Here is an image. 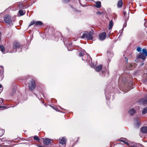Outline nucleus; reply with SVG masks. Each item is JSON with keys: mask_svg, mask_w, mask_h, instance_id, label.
Here are the masks:
<instances>
[{"mask_svg": "<svg viewBox=\"0 0 147 147\" xmlns=\"http://www.w3.org/2000/svg\"><path fill=\"white\" fill-rule=\"evenodd\" d=\"M126 80L125 78L122 79V78H120L119 80L118 84L119 86L121 87H122V85L124 86L123 89L126 92H127L131 90V88L129 86L127 88L125 87V84L126 83Z\"/></svg>", "mask_w": 147, "mask_h": 147, "instance_id": "obj_1", "label": "nucleus"}, {"mask_svg": "<svg viewBox=\"0 0 147 147\" xmlns=\"http://www.w3.org/2000/svg\"><path fill=\"white\" fill-rule=\"evenodd\" d=\"M93 31H90L89 32H85L84 33L82 34L81 36V38H86L87 39L89 40H92L93 39L92 37L93 34Z\"/></svg>", "mask_w": 147, "mask_h": 147, "instance_id": "obj_2", "label": "nucleus"}, {"mask_svg": "<svg viewBox=\"0 0 147 147\" xmlns=\"http://www.w3.org/2000/svg\"><path fill=\"white\" fill-rule=\"evenodd\" d=\"M28 87L30 91H33L35 89L36 85L35 82L34 80H32L29 82Z\"/></svg>", "mask_w": 147, "mask_h": 147, "instance_id": "obj_3", "label": "nucleus"}, {"mask_svg": "<svg viewBox=\"0 0 147 147\" xmlns=\"http://www.w3.org/2000/svg\"><path fill=\"white\" fill-rule=\"evenodd\" d=\"M11 17L9 16L6 15L4 17V21L5 22L10 25L12 24Z\"/></svg>", "mask_w": 147, "mask_h": 147, "instance_id": "obj_4", "label": "nucleus"}, {"mask_svg": "<svg viewBox=\"0 0 147 147\" xmlns=\"http://www.w3.org/2000/svg\"><path fill=\"white\" fill-rule=\"evenodd\" d=\"M134 125L136 127L138 128L140 126V123L141 121L138 117L134 119Z\"/></svg>", "mask_w": 147, "mask_h": 147, "instance_id": "obj_5", "label": "nucleus"}, {"mask_svg": "<svg viewBox=\"0 0 147 147\" xmlns=\"http://www.w3.org/2000/svg\"><path fill=\"white\" fill-rule=\"evenodd\" d=\"M21 46V45L17 42H15L13 45V48L14 49H20Z\"/></svg>", "mask_w": 147, "mask_h": 147, "instance_id": "obj_6", "label": "nucleus"}, {"mask_svg": "<svg viewBox=\"0 0 147 147\" xmlns=\"http://www.w3.org/2000/svg\"><path fill=\"white\" fill-rule=\"evenodd\" d=\"M43 143L44 144L47 145H49L51 144V140L46 138L45 140L44 138H43Z\"/></svg>", "mask_w": 147, "mask_h": 147, "instance_id": "obj_7", "label": "nucleus"}, {"mask_svg": "<svg viewBox=\"0 0 147 147\" xmlns=\"http://www.w3.org/2000/svg\"><path fill=\"white\" fill-rule=\"evenodd\" d=\"M106 36V33L105 32H102L99 35V39L101 40H103L105 38Z\"/></svg>", "mask_w": 147, "mask_h": 147, "instance_id": "obj_8", "label": "nucleus"}, {"mask_svg": "<svg viewBox=\"0 0 147 147\" xmlns=\"http://www.w3.org/2000/svg\"><path fill=\"white\" fill-rule=\"evenodd\" d=\"M140 102L144 104H147V94L145 95L144 98L140 100Z\"/></svg>", "mask_w": 147, "mask_h": 147, "instance_id": "obj_9", "label": "nucleus"}, {"mask_svg": "<svg viewBox=\"0 0 147 147\" xmlns=\"http://www.w3.org/2000/svg\"><path fill=\"white\" fill-rule=\"evenodd\" d=\"M59 142L62 144H66V139L65 137L62 138L61 139H59Z\"/></svg>", "mask_w": 147, "mask_h": 147, "instance_id": "obj_10", "label": "nucleus"}, {"mask_svg": "<svg viewBox=\"0 0 147 147\" xmlns=\"http://www.w3.org/2000/svg\"><path fill=\"white\" fill-rule=\"evenodd\" d=\"M146 56H145L144 54L140 53V54H139L138 56V58L139 59H142V60H144L145 59Z\"/></svg>", "mask_w": 147, "mask_h": 147, "instance_id": "obj_11", "label": "nucleus"}, {"mask_svg": "<svg viewBox=\"0 0 147 147\" xmlns=\"http://www.w3.org/2000/svg\"><path fill=\"white\" fill-rule=\"evenodd\" d=\"M136 112V110L134 109H131L128 112V113L131 115H133Z\"/></svg>", "mask_w": 147, "mask_h": 147, "instance_id": "obj_12", "label": "nucleus"}, {"mask_svg": "<svg viewBox=\"0 0 147 147\" xmlns=\"http://www.w3.org/2000/svg\"><path fill=\"white\" fill-rule=\"evenodd\" d=\"M123 1L122 0L119 1L117 2V6L118 8H121L123 5Z\"/></svg>", "mask_w": 147, "mask_h": 147, "instance_id": "obj_13", "label": "nucleus"}, {"mask_svg": "<svg viewBox=\"0 0 147 147\" xmlns=\"http://www.w3.org/2000/svg\"><path fill=\"white\" fill-rule=\"evenodd\" d=\"M141 131L143 133H146L147 132V127H144L141 128Z\"/></svg>", "mask_w": 147, "mask_h": 147, "instance_id": "obj_14", "label": "nucleus"}, {"mask_svg": "<svg viewBox=\"0 0 147 147\" xmlns=\"http://www.w3.org/2000/svg\"><path fill=\"white\" fill-rule=\"evenodd\" d=\"M102 65H100L96 67L95 68V70L97 72H99L102 69Z\"/></svg>", "mask_w": 147, "mask_h": 147, "instance_id": "obj_15", "label": "nucleus"}, {"mask_svg": "<svg viewBox=\"0 0 147 147\" xmlns=\"http://www.w3.org/2000/svg\"><path fill=\"white\" fill-rule=\"evenodd\" d=\"M96 5H95V6L98 8H100L101 6V3L100 1H97L96 2Z\"/></svg>", "mask_w": 147, "mask_h": 147, "instance_id": "obj_16", "label": "nucleus"}, {"mask_svg": "<svg viewBox=\"0 0 147 147\" xmlns=\"http://www.w3.org/2000/svg\"><path fill=\"white\" fill-rule=\"evenodd\" d=\"M113 26V21L112 20H111L109 22V30H110L112 28Z\"/></svg>", "mask_w": 147, "mask_h": 147, "instance_id": "obj_17", "label": "nucleus"}, {"mask_svg": "<svg viewBox=\"0 0 147 147\" xmlns=\"http://www.w3.org/2000/svg\"><path fill=\"white\" fill-rule=\"evenodd\" d=\"M43 24L42 22L40 21H37L36 22L35 25L41 26Z\"/></svg>", "mask_w": 147, "mask_h": 147, "instance_id": "obj_18", "label": "nucleus"}, {"mask_svg": "<svg viewBox=\"0 0 147 147\" xmlns=\"http://www.w3.org/2000/svg\"><path fill=\"white\" fill-rule=\"evenodd\" d=\"M105 95L106 96V100H109L111 96L107 94L106 92H105Z\"/></svg>", "mask_w": 147, "mask_h": 147, "instance_id": "obj_19", "label": "nucleus"}, {"mask_svg": "<svg viewBox=\"0 0 147 147\" xmlns=\"http://www.w3.org/2000/svg\"><path fill=\"white\" fill-rule=\"evenodd\" d=\"M142 54H144L145 55V56H147V51L146 49H142Z\"/></svg>", "mask_w": 147, "mask_h": 147, "instance_id": "obj_20", "label": "nucleus"}, {"mask_svg": "<svg viewBox=\"0 0 147 147\" xmlns=\"http://www.w3.org/2000/svg\"><path fill=\"white\" fill-rule=\"evenodd\" d=\"M147 113V107L144 108L142 111L143 114H145Z\"/></svg>", "mask_w": 147, "mask_h": 147, "instance_id": "obj_21", "label": "nucleus"}, {"mask_svg": "<svg viewBox=\"0 0 147 147\" xmlns=\"http://www.w3.org/2000/svg\"><path fill=\"white\" fill-rule=\"evenodd\" d=\"M0 50H1L2 52L4 51L5 48L3 45H0Z\"/></svg>", "mask_w": 147, "mask_h": 147, "instance_id": "obj_22", "label": "nucleus"}, {"mask_svg": "<svg viewBox=\"0 0 147 147\" xmlns=\"http://www.w3.org/2000/svg\"><path fill=\"white\" fill-rule=\"evenodd\" d=\"M19 13L20 14V16H22L24 14V13L23 11L22 10H20L19 11Z\"/></svg>", "mask_w": 147, "mask_h": 147, "instance_id": "obj_23", "label": "nucleus"}, {"mask_svg": "<svg viewBox=\"0 0 147 147\" xmlns=\"http://www.w3.org/2000/svg\"><path fill=\"white\" fill-rule=\"evenodd\" d=\"M34 139L37 141H39V139L38 138V137L37 136H35L34 137Z\"/></svg>", "mask_w": 147, "mask_h": 147, "instance_id": "obj_24", "label": "nucleus"}, {"mask_svg": "<svg viewBox=\"0 0 147 147\" xmlns=\"http://www.w3.org/2000/svg\"><path fill=\"white\" fill-rule=\"evenodd\" d=\"M86 52L84 51H82V52H80L79 53V56L80 57L82 56L83 55V54L84 53Z\"/></svg>", "mask_w": 147, "mask_h": 147, "instance_id": "obj_25", "label": "nucleus"}, {"mask_svg": "<svg viewBox=\"0 0 147 147\" xmlns=\"http://www.w3.org/2000/svg\"><path fill=\"white\" fill-rule=\"evenodd\" d=\"M107 56L109 57H112L113 55V54L111 53H109L108 52H107Z\"/></svg>", "mask_w": 147, "mask_h": 147, "instance_id": "obj_26", "label": "nucleus"}, {"mask_svg": "<svg viewBox=\"0 0 147 147\" xmlns=\"http://www.w3.org/2000/svg\"><path fill=\"white\" fill-rule=\"evenodd\" d=\"M35 23H36V22H35L34 21H32L31 22L30 24L29 25V26H31L34 25V24H35Z\"/></svg>", "mask_w": 147, "mask_h": 147, "instance_id": "obj_27", "label": "nucleus"}, {"mask_svg": "<svg viewBox=\"0 0 147 147\" xmlns=\"http://www.w3.org/2000/svg\"><path fill=\"white\" fill-rule=\"evenodd\" d=\"M141 48L140 47H138L137 49V50L138 52H140L141 50Z\"/></svg>", "mask_w": 147, "mask_h": 147, "instance_id": "obj_28", "label": "nucleus"}, {"mask_svg": "<svg viewBox=\"0 0 147 147\" xmlns=\"http://www.w3.org/2000/svg\"><path fill=\"white\" fill-rule=\"evenodd\" d=\"M62 1L64 3H67L69 2V0H62Z\"/></svg>", "mask_w": 147, "mask_h": 147, "instance_id": "obj_29", "label": "nucleus"}, {"mask_svg": "<svg viewBox=\"0 0 147 147\" xmlns=\"http://www.w3.org/2000/svg\"><path fill=\"white\" fill-rule=\"evenodd\" d=\"M3 101L2 98H0V105H2V104L3 103Z\"/></svg>", "mask_w": 147, "mask_h": 147, "instance_id": "obj_30", "label": "nucleus"}, {"mask_svg": "<svg viewBox=\"0 0 147 147\" xmlns=\"http://www.w3.org/2000/svg\"><path fill=\"white\" fill-rule=\"evenodd\" d=\"M1 131H2L1 134H0V136H2L3 135V134L4 133V131L3 130H2Z\"/></svg>", "mask_w": 147, "mask_h": 147, "instance_id": "obj_31", "label": "nucleus"}, {"mask_svg": "<svg viewBox=\"0 0 147 147\" xmlns=\"http://www.w3.org/2000/svg\"><path fill=\"white\" fill-rule=\"evenodd\" d=\"M6 108V107L0 106V110L3 109L4 108Z\"/></svg>", "mask_w": 147, "mask_h": 147, "instance_id": "obj_32", "label": "nucleus"}, {"mask_svg": "<svg viewBox=\"0 0 147 147\" xmlns=\"http://www.w3.org/2000/svg\"><path fill=\"white\" fill-rule=\"evenodd\" d=\"M0 88L1 89H0V90L1 91H2V90H3V88L2 87V86L0 84Z\"/></svg>", "mask_w": 147, "mask_h": 147, "instance_id": "obj_33", "label": "nucleus"}, {"mask_svg": "<svg viewBox=\"0 0 147 147\" xmlns=\"http://www.w3.org/2000/svg\"><path fill=\"white\" fill-rule=\"evenodd\" d=\"M130 147H137L136 145H132L130 146Z\"/></svg>", "mask_w": 147, "mask_h": 147, "instance_id": "obj_34", "label": "nucleus"}, {"mask_svg": "<svg viewBox=\"0 0 147 147\" xmlns=\"http://www.w3.org/2000/svg\"><path fill=\"white\" fill-rule=\"evenodd\" d=\"M124 143H125V144H126V145H129V144L128 142H124Z\"/></svg>", "mask_w": 147, "mask_h": 147, "instance_id": "obj_35", "label": "nucleus"}, {"mask_svg": "<svg viewBox=\"0 0 147 147\" xmlns=\"http://www.w3.org/2000/svg\"><path fill=\"white\" fill-rule=\"evenodd\" d=\"M120 141H121V142H124V143L125 142V141H123V140H120Z\"/></svg>", "mask_w": 147, "mask_h": 147, "instance_id": "obj_36", "label": "nucleus"}, {"mask_svg": "<svg viewBox=\"0 0 147 147\" xmlns=\"http://www.w3.org/2000/svg\"><path fill=\"white\" fill-rule=\"evenodd\" d=\"M101 13L100 12H98L97 13H98V14H100Z\"/></svg>", "mask_w": 147, "mask_h": 147, "instance_id": "obj_37", "label": "nucleus"}, {"mask_svg": "<svg viewBox=\"0 0 147 147\" xmlns=\"http://www.w3.org/2000/svg\"><path fill=\"white\" fill-rule=\"evenodd\" d=\"M1 32H0V41L1 40Z\"/></svg>", "mask_w": 147, "mask_h": 147, "instance_id": "obj_38", "label": "nucleus"}, {"mask_svg": "<svg viewBox=\"0 0 147 147\" xmlns=\"http://www.w3.org/2000/svg\"><path fill=\"white\" fill-rule=\"evenodd\" d=\"M126 12H124V11H123V14H124V15H125V14H126Z\"/></svg>", "mask_w": 147, "mask_h": 147, "instance_id": "obj_39", "label": "nucleus"}, {"mask_svg": "<svg viewBox=\"0 0 147 147\" xmlns=\"http://www.w3.org/2000/svg\"><path fill=\"white\" fill-rule=\"evenodd\" d=\"M102 74H103V73H104V71H102Z\"/></svg>", "mask_w": 147, "mask_h": 147, "instance_id": "obj_40", "label": "nucleus"}, {"mask_svg": "<svg viewBox=\"0 0 147 147\" xmlns=\"http://www.w3.org/2000/svg\"><path fill=\"white\" fill-rule=\"evenodd\" d=\"M82 60H84V58H83V57H82Z\"/></svg>", "mask_w": 147, "mask_h": 147, "instance_id": "obj_41", "label": "nucleus"}, {"mask_svg": "<svg viewBox=\"0 0 147 147\" xmlns=\"http://www.w3.org/2000/svg\"><path fill=\"white\" fill-rule=\"evenodd\" d=\"M127 61H128V59H127V60H126V62L127 63Z\"/></svg>", "mask_w": 147, "mask_h": 147, "instance_id": "obj_42", "label": "nucleus"}, {"mask_svg": "<svg viewBox=\"0 0 147 147\" xmlns=\"http://www.w3.org/2000/svg\"><path fill=\"white\" fill-rule=\"evenodd\" d=\"M1 67H2V69H3V67L2 66H1Z\"/></svg>", "mask_w": 147, "mask_h": 147, "instance_id": "obj_43", "label": "nucleus"}]
</instances>
